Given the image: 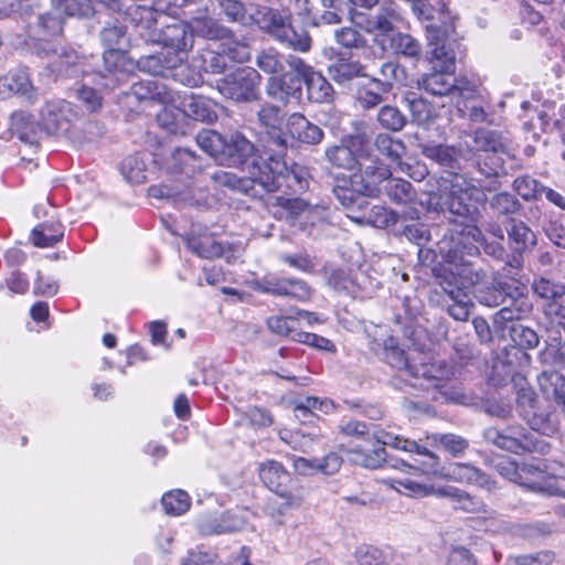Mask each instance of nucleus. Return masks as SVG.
I'll return each mask as SVG.
<instances>
[{
    "mask_svg": "<svg viewBox=\"0 0 565 565\" xmlns=\"http://www.w3.org/2000/svg\"><path fill=\"white\" fill-rule=\"evenodd\" d=\"M532 310L533 305L527 296L526 286L516 280L507 295V303L492 317L493 328L495 331H502L508 322L524 319Z\"/></svg>",
    "mask_w": 565,
    "mask_h": 565,
    "instance_id": "11",
    "label": "nucleus"
},
{
    "mask_svg": "<svg viewBox=\"0 0 565 565\" xmlns=\"http://www.w3.org/2000/svg\"><path fill=\"white\" fill-rule=\"evenodd\" d=\"M365 66L359 61L339 58L328 67L329 76L338 84H347L356 77H365Z\"/></svg>",
    "mask_w": 565,
    "mask_h": 565,
    "instance_id": "38",
    "label": "nucleus"
},
{
    "mask_svg": "<svg viewBox=\"0 0 565 565\" xmlns=\"http://www.w3.org/2000/svg\"><path fill=\"white\" fill-rule=\"evenodd\" d=\"M513 190L525 201H535L542 198L543 184L531 175L524 174L514 179Z\"/></svg>",
    "mask_w": 565,
    "mask_h": 565,
    "instance_id": "51",
    "label": "nucleus"
},
{
    "mask_svg": "<svg viewBox=\"0 0 565 565\" xmlns=\"http://www.w3.org/2000/svg\"><path fill=\"white\" fill-rule=\"evenodd\" d=\"M287 148V138L279 128L267 130L263 139L262 150L258 151V157L260 158L262 167L265 168V175H268L273 183V173L280 174L286 171L285 156Z\"/></svg>",
    "mask_w": 565,
    "mask_h": 565,
    "instance_id": "12",
    "label": "nucleus"
},
{
    "mask_svg": "<svg viewBox=\"0 0 565 565\" xmlns=\"http://www.w3.org/2000/svg\"><path fill=\"white\" fill-rule=\"evenodd\" d=\"M184 115L203 122H214L217 119L216 103L201 95H189L182 100Z\"/></svg>",
    "mask_w": 565,
    "mask_h": 565,
    "instance_id": "29",
    "label": "nucleus"
},
{
    "mask_svg": "<svg viewBox=\"0 0 565 565\" xmlns=\"http://www.w3.org/2000/svg\"><path fill=\"white\" fill-rule=\"evenodd\" d=\"M9 129L21 141L30 145L38 141L41 132L40 124L35 122L34 118L23 110L14 111L11 115Z\"/></svg>",
    "mask_w": 565,
    "mask_h": 565,
    "instance_id": "32",
    "label": "nucleus"
},
{
    "mask_svg": "<svg viewBox=\"0 0 565 565\" xmlns=\"http://www.w3.org/2000/svg\"><path fill=\"white\" fill-rule=\"evenodd\" d=\"M324 153L328 162L339 169L352 170L358 163L356 157L351 148L344 145L328 147Z\"/></svg>",
    "mask_w": 565,
    "mask_h": 565,
    "instance_id": "50",
    "label": "nucleus"
},
{
    "mask_svg": "<svg viewBox=\"0 0 565 565\" xmlns=\"http://www.w3.org/2000/svg\"><path fill=\"white\" fill-rule=\"evenodd\" d=\"M508 242L512 250V255L504 264V270L520 271L523 267V254L532 249L536 245L535 233L523 222L512 220L511 226L508 228Z\"/></svg>",
    "mask_w": 565,
    "mask_h": 565,
    "instance_id": "17",
    "label": "nucleus"
},
{
    "mask_svg": "<svg viewBox=\"0 0 565 565\" xmlns=\"http://www.w3.org/2000/svg\"><path fill=\"white\" fill-rule=\"evenodd\" d=\"M510 337L516 345L523 349H534L540 342L537 333L533 329L522 324L512 326Z\"/></svg>",
    "mask_w": 565,
    "mask_h": 565,
    "instance_id": "59",
    "label": "nucleus"
},
{
    "mask_svg": "<svg viewBox=\"0 0 565 565\" xmlns=\"http://www.w3.org/2000/svg\"><path fill=\"white\" fill-rule=\"evenodd\" d=\"M273 181L274 186H267L266 184H258L257 189L260 191V193H271L280 189L284 183L288 188H292L294 185L297 186V190H303L308 186V172L305 168L294 163L290 167L286 163V171L281 172L280 174L273 173Z\"/></svg>",
    "mask_w": 565,
    "mask_h": 565,
    "instance_id": "28",
    "label": "nucleus"
},
{
    "mask_svg": "<svg viewBox=\"0 0 565 565\" xmlns=\"http://www.w3.org/2000/svg\"><path fill=\"white\" fill-rule=\"evenodd\" d=\"M259 478L270 491L286 500V507L300 505V498L292 494L290 490L291 476L280 462L268 460L262 463Z\"/></svg>",
    "mask_w": 565,
    "mask_h": 565,
    "instance_id": "16",
    "label": "nucleus"
},
{
    "mask_svg": "<svg viewBox=\"0 0 565 565\" xmlns=\"http://www.w3.org/2000/svg\"><path fill=\"white\" fill-rule=\"evenodd\" d=\"M434 440L455 457L463 454L469 446L467 439L455 434L434 435Z\"/></svg>",
    "mask_w": 565,
    "mask_h": 565,
    "instance_id": "63",
    "label": "nucleus"
},
{
    "mask_svg": "<svg viewBox=\"0 0 565 565\" xmlns=\"http://www.w3.org/2000/svg\"><path fill=\"white\" fill-rule=\"evenodd\" d=\"M533 290L543 299L556 300L565 295V285L541 277L533 281Z\"/></svg>",
    "mask_w": 565,
    "mask_h": 565,
    "instance_id": "58",
    "label": "nucleus"
},
{
    "mask_svg": "<svg viewBox=\"0 0 565 565\" xmlns=\"http://www.w3.org/2000/svg\"><path fill=\"white\" fill-rule=\"evenodd\" d=\"M374 146L381 154L392 161L399 160L405 150V146L401 140L394 139L387 134H379L375 138Z\"/></svg>",
    "mask_w": 565,
    "mask_h": 565,
    "instance_id": "57",
    "label": "nucleus"
},
{
    "mask_svg": "<svg viewBox=\"0 0 565 565\" xmlns=\"http://www.w3.org/2000/svg\"><path fill=\"white\" fill-rule=\"evenodd\" d=\"M388 175V167L381 161L372 160L371 164L363 168L361 174H353L350 180H342L333 186L332 192L337 200L345 209H352L354 205L361 207L364 198H375L381 193V189L375 185L376 180H383Z\"/></svg>",
    "mask_w": 565,
    "mask_h": 565,
    "instance_id": "4",
    "label": "nucleus"
},
{
    "mask_svg": "<svg viewBox=\"0 0 565 565\" xmlns=\"http://www.w3.org/2000/svg\"><path fill=\"white\" fill-rule=\"evenodd\" d=\"M359 223H366L377 228H386L399 221V214L384 205H373L361 216H351Z\"/></svg>",
    "mask_w": 565,
    "mask_h": 565,
    "instance_id": "40",
    "label": "nucleus"
},
{
    "mask_svg": "<svg viewBox=\"0 0 565 565\" xmlns=\"http://www.w3.org/2000/svg\"><path fill=\"white\" fill-rule=\"evenodd\" d=\"M404 102L411 113L412 120L417 125H427L436 117L434 106L415 93H407L404 97Z\"/></svg>",
    "mask_w": 565,
    "mask_h": 565,
    "instance_id": "41",
    "label": "nucleus"
},
{
    "mask_svg": "<svg viewBox=\"0 0 565 565\" xmlns=\"http://www.w3.org/2000/svg\"><path fill=\"white\" fill-rule=\"evenodd\" d=\"M64 234L60 224H40L33 228L31 238L38 247H52L61 242Z\"/></svg>",
    "mask_w": 565,
    "mask_h": 565,
    "instance_id": "49",
    "label": "nucleus"
},
{
    "mask_svg": "<svg viewBox=\"0 0 565 565\" xmlns=\"http://www.w3.org/2000/svg\"><path fill=\"white\" fill-rule=\"evenodd\" d=\"M440 493L445 497L451 498L456 503V509H460L466 512L476 513L480 512L483 508V503L477 498L468 494L467 492L455 489L447 488L440 490Z\"/></svg>",
    "mask_w": 565,
    "mask_h": 565,
    "instance_id": "54",
    "label": "nucleus"
},
{
    "mask_svg": "<svg viewBox=\"0 0 565 565\" xmlns=\"http://www.w3.org/2000/svg\"><path fill=\"white\" fill-rule=\"evenodd\" d=\"M447 476L459 482L476 483L488 490L494 489V482L487 475L468 463H450Z\"/></svg>",
    "mask_w": 565,
    "mask_h": 565,
    "instance_id": "36",
    "label": "nucleus"
},
{
    "mask_svg": "<svg viewBox=\"0 0 565 565\" xmlns=\"http://www.w3.org/2000/svg\"><path fill=\"white\" fill-rule=\"evenodd\" d=\"M195 140L198 146L220 164L241 168L248 174L247 180H242L228 172H216L214 179L220 184L244 190L246 194L255 198L264 195L257 189L258 184L273 185L269 177L265 175L257 149L243 134L235 131L221 135L215 130L204 129L198 134Z\"/></svg>",
    "mask_w": 565,
    "mask_h": 565,
    "instance_id": "1",
    "label": "nucleus"
},
{
    "mask_svg": "<svg viewBox=\"0 0 565 565\" xmlns=\"http://www.w3.org/2000/svg\"><path fill=\"white\" fill-rule=\"evenodd\" d=\"M161 504L167 514L180 515L190 508V497L183 490H175L166 493L161 499Z\"/></svg>",
    "mask_w": 565,
    "mask_h": 565,
    "instance_id": "53",
    "label": "nucleus"
},
{
    "mask_svg": "<svg viewBox=\"0 0 565 565\" xmlns=\"http://www.w3.org/2000/svg\"><path fill=\"white\" fill-rule=\"evenodd\" d=\"M10 94H20L32 100L33 86L26 71L19 70L0 78V96L6 98Z\"/></svg>",
    "mask_w": 565,
    "mask_h": 565,
    "instance_id": "35",
    "label": "nucleus"
},
{
    "mask_svg": "<svg viewBox=\"0 0 565 565\" xmlns=\"http://www.w3.org/2000/svg\"><path fill=\"white\" fill-rule=\"evenodd\" d=\"M287 130L289 136L306 145H318L323 139V130L316 124L311 122L300 113H294L287 120Z\"/></svg>",
    "mask_w": 565,
    "mask_h": 565,
    "instance_id": "24",
    "label": "nucleus"
},
{
    "mask_svg": "<svg viewBox=\"0 0 565 565\" xmlns=\"http://www.w3.org/2000/svg\"><path fill=\"white\" fill-rule=\"evenodd\" d=\"M260 23L263 24V30L278 42L279 39L286 33V30L289 28V25L292 23L291 12L265 7Z\"/></svg>",
    "mask_w": 565,
    "mask_h": 565,
    "instance_id": "33",
    "label": "nucleus"
},
{
    "mask_svg": "<svg viewBox=\"0 0 565 565\" xmlns=\"http://www.w3.org/2000/svg\"><path fill=\"white\" fill-rule=\"evenodd\" d=\"M338 44L345 49H361L366 45L365 38L353 28H341L334 32Z\"/></svg>",
    "mask_w": 565,
    "mask_h": 565,
    "instance_id": "64",
    "label": "nucleus"
},
{
    "mask_svg": "<svg viewBox=\"0 0 565 565\" xmlns=\"http://www.w3.org/2000/svg\"><path fill=\"white\" fill-rule=\"evenodd\" d=\"M451 303L447 306L448 315L457 321H467L470 317L473 302L469 294L449 298Z\"/></svg>",
    "mask_w": 565,
    "mask_h": 565,
    "instance_id": "60",
    "label": "nucleus"
},
{
    "mask_svg": "<svg viewBox=\"0 0 565 565\" xmlns=\"http://www.w3.org/2000/svg\"><path fill=\"white\" fill-rule=\"evenodd\" d=\"M486 277L482 268H476L470 263L455 264V268H440L435 274L437 285L449 298L469 294L472 286Z\"/></svg>",
    "mask_w": 565,
    "mask_h": 565,
    "instance_id": "8",
    "label": "nucleus"
},
{
    "mask_svg": "<svg viewBox=\"0 0 565 565\" xmlns=\"http://www.w3.org/2000/svg\"><path fill=\"white\" fill-rule=\"evenodd\" d=\"M483 239L482 231L476 224H466V226H454L451 233V247L446 254V259L450 264H462L463 256H473L479 253L478 244Z\"/></svg>",
    "mask_w": 565,
    "mask_h": 565,
    "instance_id": "15",
    "label": "nucleus"
},
{
    "mask_svg": "<svg viewBox=\"0 0 565 565\" xmlns=\"http://www.w3.org/2000/svg\"><path fill=\"white\" fill-rule=\"evenodd\" d=\"M265 92L270 99L284 106L292 102L299 104L302 98L301 77L296 73L270 76L267 79Z\"/></svg>",
    "mask_w": 565,
    "mask_h": 565,
    "instance_id": "19",
    "label": "nucleus"
},
{
    "mask_svg": "<svg viewBox=\"0 0 565 565\" xmlns=\"http://www.w3.org/2000/svg\"><path fill=\"white\" fill-rule=\"evenodd\" d=\"M510 269V267H508ZM519 271L504 270V266L501 270L494 271L491 276V281L486 282V278L482 279L478 285H473V296L480 305L487 307H499L507 303V295L512 288L513 284L516 282L515 276Z\"/></svg>",
    "mask_w": 565,
    "mask_h": 565,
    "instance_id": "10",
    "label": "nucleus"
},
{
    "mask_svg": "<svg viewBox=\"0 0 565 565\" xmlns=\"http://www.w3.org/2000/svg\"><path fill=\"white\" fill-rule=\"evenodd\" d=\"M99 36L106 47V52L103 54L105 67L109 73H113L118 67V61L122 58L121 54L129 46L127 28L118 19H114L105 23Z\"/></svg>",
    "mask_w": 565,
    "mask_h": 565,
    "instance_id": "13",
    "label": "nucleus"
},
{
    "mask_svg": "<svg viewBox=\"0 0 565 565\" xmlns=\"http://www.w3.org/2000/svg\"><path fill=\"white\" fill-rule=\"evenodd\" d=\"M418 86L434 96H450L455 87V76L451 71H435L423 74Z\"/></svg>",
    "mask_w": 565,
    "mask_h": 565,
    "instance_id": "31",
    "label": "nucleus"
},
{
    "mask_svg": "<svg viewBox=\"0 0 565 565\" xmlns=\"http://www.w3.org/2000/svg\"><path fill=\"white\" fill-rule=\"evenodd\" d=\"M441 211H448L451 214L450 222L454 226H466V224H476L480 212L472 201V193L463 189L459 184L451 183L448 186H443L439 190Z\"/></svg>",
    "mask_w": 565,
    "mask_h": 565,
    "instance_id": "6",
    "label": "nucleus"
},
{
    "mask_svg": "<svg viewBox=\"0 0 565 565\" xmlns=\"http://www.w3.org/2000/svg\"><path fill=\"white\" fill-rule=\"evenodd\" d=\"M520 486L534 492L547 495H563L556 486V480L548 476L546 466L537 461L536 463H523L520 466Z\"/></svg>",
    "mask_w": 565,
    "mask_h": 565,
    "instance_id": "20",
    "label": "nucleus"
},
{
    "mask_svg": "<svg viewBox=\"0 0 565 565\" xmlns=\"http://www.w3.org/2000/svg\"><path fill=\"white\" fill-rule=\"evenodd\" d=\"M64 12L61 6L39 14L34 21L28 24L26 46L38 56L51 61L50 68L53 73H70L77 61V52L60 42L51 41V38L60 36L64 29Z\"/></svg>",
    "mask_w": 565,
    "mask_h": 565,
    "instance_id": "2",
    "label": "nucleus"
},
{
    "mask_svg": "<svg viewBox=\"0 0 565 565\" xmlns=\"http://www.w3.org/2000/svg\"><path fill=\"white\" fill-rule=\"evenodd\" d=\"M382 482L396 490L397 492L408 497H426L433 493L434 488L431 486L423 484L408 477L403 478H386Z\"/></svg>",
    "mask_w": 565,
    "mask_h": 565,
    "instance_id": "45",
    "label": "nucleus"
},
{
    "mask_svg": "<svg viewBox=\"0 0 565 565\" xmlns=\"http://www.w3.org/2000/svg\"><path fill=\"white\" fill-rule=\"evenodd\" d=\"M422 153L438 163L440 167L455 171L459 168L457 152L454 147L436 145V143H423L420 145Z\"/></svg>",
    "mask_w": 565,
    "mask_h": 565,
    "instance_id": "39",
    "label": "nucleus"
},
{
    "mask_svg": "<svg viewBox=\"0 0 565 565\" xmlns=\"http://www.w3.org/2000/svg\"><path fill=\"white\" fill-rule=\"evenodd\" d=\"M355 17L364 19L359 24L363 25L366 32L376 33L375 36L383 38L394 32L396 24L403 19L396 4L392 1L382 2L374 13L356 12Z\"/></svg>",
    "mask_w": 565,
    "mask_h": 565,
    "instance_id": "18",
    "label": "nucleus"
},
{
    "mask_svg": "<svg viewBox=\"0 0 565 565\" xmlns=\"http://www.w3.org/2000/svg\"><path fill=\"white\" fill-rule=\"evenodd\" d=\"M67 103H47L41 110V131L46 134H56L66 128L68 120L66 118Z\"/></svg>",
    "mask_w": 565,
    "mask_h": 565,
    "instance_id": "34",
    "label": "nucleus"
},
{
    "mask_svg": "<svg viewBox=\"0 0 565 565\" xmlns=\"http://www.w3.org/2000/svg\"><path fill=\"white\" fill-rule=\"evenodd\" d=\"M243 526V519L233 512L207 516L200 522V531L204 535L232 533L239 531Z\"/></svg>",
    "mask_w": 565,
    "mask_h": 565,
    "instance_id": "30",
    "label": "nucleus"
},
{
    "mask_svg": "<svg viewBox=\"0 0 565 565\" xmlns=\"http://www.w3.org/2000/svg\"><path fill=\"white\" fill-rule=\"evenodd\" d=\"M382 79L373 77L371 81L375 83L382 93H388L394 82H399L404 75V70L394 62H385L380 68Z\"/></svg>",
    "mask_w": 565,
    "mask_h": 565,
    "instance_id": "56",
    "label": "nucleus"
},
{
    "mask_svg": "<svg viewBox=\"0 0 565 565\" xmlns=\"http://www.w3.org/2000/svg\"><path fill=\"white\" fill-rule=\"evenodd\" d=\"M289 68L301 77L305 83L308 100L317 104L330 103L333 99V87L321 73L307 64L299 56L288 55Z\"/></svg>",
    "mask_w": 565,
    "mask_h": 565,
    "instance_id": "9",
    "label": "nucleus"
},
{
    "mask_svg": "<svg viewBox=\"0 0 565 565\" xmlns=\"http://www.w3.org/2000/svg\"><path fill=\"white\" fill-rule=\"evenodd\" d=\"M119 170L130 183L140 184L147 181V162L142 153H135L125 158L119 166Z\"/></svg>",
    "mask_w": 565,
    "mask_h": 565,
    "instance_id": "42",
    "label": "nucleus"
},
{
    "mask_svg": "<svg viewBox=\"0 0 565 565\" xmlns=\"http://www.w3.org/2000/svg\"><path fill=\"white\" fill-rule=\"evenodd\" d=\"M259 73L252 67H241L216 81L215 88L224 97L237 103H252L260 97Z\"/></svg>",
    "mask_w": 565,
    "mask_h": 565,
    "instance_id": "5",
    "label": "nucleus"
},
{
    "mask_svg": "<svg viewBox=\"0 0 565 565\" xmlns=\"http://www.w3.org/2000/svg\"><path fill=\"white\" fill-rule=\"evenodd\" d=\"M417 454L424 457V459L418 462V466L407 465L404 461L401 462V466L413 470L414 475L420 473L427 476H436L441 473L439 457L436 454L431 452L425 447H420Z\"/></svg>",
    "mask_w": 565,
    "mask_h": 565,
    "instance_id": "55",
    "label": "nucleus"
},
{
    "mask_svg": "<svg viewBox=\"0 0 565 565\" xmlns=\"http://www.w3.org/2000/svg\"><path fill=\"white\" fill-rule=\"evenodd\" d=\"M147 42L159 43L174 51L173 54L181 56L193 46V29L188 22L174 19L171 23L164 24L160 30L148 35Z\"/></svg>",
    "mask_w": 565,
    "mask_h": 565,
    "instance_id": "14",
    "label": "nucleus"
},
{
    "mask_svg": "<svg viewBox=\"0 0 565 565\" xmlns=\"http://www.w3.org/2000/svg\"><path fill=\"white\" fill-rule=\"evenodd\" d=\"M182 56L178 54L158 53L154 55L142 56L138 60L140 71L149 73L153 76L173 77L180 76L186 70L182 65Z\"/></svg>",
    "mask_w": 565,
    "mask_h": 565,
    "instance_id": "21",
    "label": "nucleus"
},
{
    "mask_svg": "<svg viewBox=\"0 0 565 565\" xmlns=\"http://www.w3.org/2000/svg\"><path fill=\"white\" fill-rule=\"evenodd\" d=\"M188 247L202 258H216L222 256L224 247L222 243L212 236L189 237Z\"/></svg>",
    "mask_w": 565,
    "mask_h": 565,
    "instance_id": "48",
    "label": "nucleus"
},
{
    "mask_svg": "<svg viewBox=\"0 0 565 565\" xmlns=\"http://www.w3.org/2000/svg\"><path fill=\"white\" fill-rule=\"evenodd\" d=\"M429 45L434 46L431 50L433 61L438 63V66L444 71L454 70L456 54L446 45V41L439 35L440 32L435 26H427Z\"/></svg>",
    "mask_w": 565,
    "mask_h": 565,
    "instance_id": "37",
    "label": "nucleus"
},
{
    "mask_svg": "<svg viewBox=\"0 0 565 565\" xmlns=\"http://www.w3.org/2000/svg\"><path fill=\"white\" fill-rule=\"evenodd\" d=\"M375 185L381 189V193H384L391 201L397 204H406L412 202L416 192L413 185L399 178H392V172L388 169V175L383 180L375 179Z\"/></svg>",
    "mask_w": 565,
    "mask_h": 565,
    "instance_id": "26",
    "label": "nucleus"
},
{
    "mask_svg": "<svg viewBox=\"0 0 565 565\" xmlns=\"http://www.w3.org/2000/svg\"><path fill=\"white\" fill-rule=\"evenodd\" d=\"M268 206L276 209L273 213L278 218L291 220L302 213L310 214L313 209L302 199L287 195H270Z\"/></svg>",
    "mask_w": 565,
    "mask_h": 565,
    "instance_id": "25",
    "label": "nucleus"
},
{
    "mask_svg": "<svg viewBox=\"0 0 565 565\" xmlns=\"http://www.w3.org/2000/svg\"><path fill=\"white\" fill-rule=\"evenodd\" d=\"M127 19L139 30L140 35L147 41V36L156 32L159 19L164 15L151 7L132 4L126 11Z\"/></svg>",
    "mask_w": 565,
    "mask_h": 565,
    "instance_id": "27",
    "label": "nucleus"
},
{
    "mask_svg": "<svg viewBox=\"0 0 565 565\" xmlns=\"http://www.w3.org/2000/svg\"><path fill=\"white\" fill-rule=\"evenodd\" d=\"M193 22V33L196 32L201 36L218 40L233 38V32L228 28L211 17L195 18Z\"/></svg>",
    "mask_w": 565,
    "mask_h": 565,
    "instance_id": "47",
    "label": "nucleus"
},
{
    "mask_svg": "<svg viewBox=\"0 0 565 565\" xmlns=\"http://www.w3.org/2000/svg\"><path fill=\"white\" fill-rule=\"evenodd\" d=\"M486 439L497 447L514 452H541L545 454L548 446L540 440L533 433L521 426H509L503 429L489 428L486 430Z\"/></svg>",
    "mask_w": 565,
    "mask_h": 565,
    "instance_id": "7",
    "label": "nucleus"
},
{
    "mask_svg": "<svg viewBox=\"0 0 565 565\" xmlns=\"http://www.w3.org/2000/svg\"><path fill=\"white\" fill-rule=\"evenodd\" d=\"M278 43L296 52L307 53L312 45L309 32L303 28H296L291 23Z\"/></svg>",
    "mask_w": 565,
    "mask_h": 565,
    "instance_id": "46",
    "label": "nucleus"
},
{
    "mask_svg": "<svg viewBox=\"0 0 565 565\" xmlns=\"http://www.w3.org/2000/svg\"><path fill=\"white\" fill-rule=\"evenodd\" d=\"M374 43L383 52H391L395 55H403L409 58H417L420 55L422 46L419 42L409 34L402 32H392L388 36H375Z\"/></svg>",
    "mask_w": 565,
    "mask_h": 565,
    "instance_id": "22",
    "label": "nucleus"
},
{
    "mask_svg": "<svg viewBox=\"0 0 565 565\" xmlns=\"http://www.w3.org/2000/svg\"><path fill=\"white\" fill-rule=\"evenodd\" d=\"M286 64L288 65V55L285 56L275 49L263 50L256 57L258 68L271 76L284 74Z\"/></svg>",
    "mask_w": 565,
    "mask_h": 565,
    "instance_id": "44",
    "label": "nucleus"
},
{
    "mask_svg": "<svg viewBox=\"0 0 565 565\" xmlns=\"http://www.w3.org/2000/svg\"><path fill=\"white\" fill-rule=\"evenodd\" d=\"M489 207L497 217L512 218L522 209L519 199L510 192H499L489 200Z\"/></svg>",
    "mask_w": 565,
    "mask_h": 565,
    "instance_id": "43",
    "label": "nucleus"
},
{
    "mask_svg": "<svg viewBox=\"0 0 565 565\" xmlns=\"http://www.w3.org/2000/svg\"><path fill=\"white\" fill-rule=\"evenodd\" d=\"M466 146L476 152L509 153L507 139L498 131L480 128L469 135Z\"/></svg>",
    "mask_w": 565,
    "mask_h": 565,
    "instance_id": "23",
    "label": "nucleus"
},
{
    "mask_svg": "<svg viewBox=\"0 0 565 565\" xmlns=\"http://www.w3.org/2000/svg\"><path fill=\"white\" fill-rule=\"evenodd\" d=\"M202 68L205 73L221 74L227 68L226 54L213 50L201 53Z\"/></svg>",
    "mask_w": 565,
    "mask_h": 565,
    "instance_id": "61",
    "label": "nucleus"
},
{
    "mask_svg": "<svg viewBox=\"0 0 565 565\" xmlns=\"http://www.w3.org/2000/svg\"><path fill=\"white\" fill-rule=\"evenodd\" d=\"M377 121L384 129L399 131L405 127L407 119L397 107L385 105L377 113Z\"/></svg>",
    "mask_w": 565,
    "mask_h": 565,
    "instance_id": "52",
    "label": "nucleus"
},
{
    "mask_svg": "<svg viewBox=\"0 0 565 565\" xmlns=\"http://www.w3.org/2000/svg\"><path fill=\"white\" fill-rule=\"evenodd\" d=\"M384 358L387 364L404 373L409 386L423 388L430 394L433 401L458 402V394L451 392L446 383L448 370L434 363L414 364V359L399 348L397 340L393 337L384 341Z\"/></svg>",
    "mask_w": 565,
    "mask_h": 565,
    "instance_id": "3",
    "label": "nucleus"
},
{
    "mask_svg": "<svg viewBox=\"0 0 565 565\" xmlns=\"http://www.w3.org/2000/svg\"><path fill=\"white\" fill-rule=\"evenodd\" d=\"M554 558L553 552L542 551L535 554L510 556L504 565H550Z\"/></svg>",
    "mask_w": 565,
    "mask_h": 565,
    "instance_id": "62",
    "label": "nucleus"
}]
</instances>
